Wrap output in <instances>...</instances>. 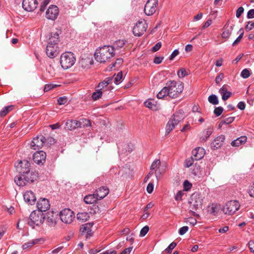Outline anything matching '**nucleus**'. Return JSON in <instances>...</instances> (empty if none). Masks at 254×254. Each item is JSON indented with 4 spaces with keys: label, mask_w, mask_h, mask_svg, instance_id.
<instances>
[{
    "label": "nucleus",
    "mask_w": 254,
    "mask_h": 254,
    "mask_svg": "<svg viewBox=\"0 0 254 254\" xmlns=\"http://www.w3.org/2000/svg\"><path fill=\"white\" fill-rule=\"evenodd\" d=\"M115 54L114 53V47L109 45H105L99 47L96 50L94 54L95 60L100 63H104L110 61Z\"/></svg>",
    "instance_id": "nucleus-1"
},
{
    "label": "nucleus",
    "mask_w": 254,
    "mask_h": 254,
    "mask_svg": "<svg viewBox=\"0 0 254 254\" xmlns=\"http://www.w3.org/2000/svg\"><path fill=\"white\" fill-rule=\"evenodd\" d=\"M59 42V35L57 32L52 33L50 37L46 49L48 57L53 59L59 54L58 44Z\"/></svg>",
    "instance_id": "nucleus-2"
},
{
    "label": "nucleus",
    "mask_w": 254,
    "mask_h": 254,
    "mask_svg": "<svg viewBox=\"0 0 254 254\" xmlns=\"http://www.w3.org/2000/svg\"><path fill=\"white\" fill-rule=\"evenodd\" d=\"M38 177L37 173L35 171H30L26 174L17 175L14 178V182L17 185L20 187L25 186L28 183H32L36 180Z\"/></svg>",
    "instance_id": "nucleus-3"
},
{
    "label": "nucleus",
    "mask_w": 254,
    "mask_h": 254,
    "mask_svg": "<svg viewBox=\"0 0 254 254\" xmlns=\"http://www.w3.org/2000/svg\"><path fill=\"white\" fill-rule=\"evenodd\" d=\"M46 218L43 212L40 211L34 210L32 211L28 219V224L32 228L35 226H39L42 225Z\"/></svg>",
    "instance_id": "nucleus-4"
},
{
    "label": "nucleus",
    "mask_w": 254,
    "mask_h": 254,
    "mask_svg": "<svg viewBox=\"0 0 254 254\" xmlns=\"http://www.w3.org/2000/svg\"><path fill=\"white\" fill-rule=\"evenodd\" d=\"M166 85L169 92V97L173 99L178 97L184 89V84L182 82L170 81L167 83Z\"/></svg>",
    "instance_id": "nucleus-5"
},
{
    "label": "nucleus",
    "mask_w": 254,
    "mask_h": 254,
    "mask_svg": "<svg viewBox=\"0 0 254 254\" xmlns=\"http://www.w3.org/2000/svg\"><path fill=\"white\" fill-rule=\"evenodd\" d=\"M76 59L71 52H65L61 56L60 64L63 68L66 69L74 64Z\"/></svg>",
    "instance_id": "nucleus-6"
},
{
    "label": "nucleus",
    "mask_w": 254,
    "mask_h": 254,
    "mask_svg": "<svg viewBox=\"0 0 254 254\" xmlns=\"http://www.w3.org/2000/svg\"><path fill=\"white\" fill-rule=\"evenodd\" d=\"M183 119V114L182 112L175 113L168 121L166 126V135L170 132L175 128L182 120Z\"/></svg>",
    "instance_id": "nucleus-7"
},
{
    "label": "nucleus",
    "mask_w": 254,
    "mask_h": 254,
    "mask_svg": "<svg viewBox=\"0 0 254 254\" xmlns=\"http://www.w3.org/2000/svg\"><path fill=\"white\" fill-rule=\"evenodd\" d=\"M202 203L203 197L200 193L195 192L191 195L190 203L192 209L196 210L201 208Z\"/></svg>",
    "instance_id": "nucleus-8"
},
{
    "label": "nucleus",
    "mask_w": 254,
    "mask_h": 254,
    "mask_svg": "<svg viewBox=\"0 0 254 254\" xmlns=\"http://www.w3.org/2000/svg\"><path fill=\"white\" fill-rule=\"evenodd\" d=\"M15 167L18 175L23 174H26L28 172L31 171V164L29 161L26 160H19L15 163Z\"/></svg>",
    "instance_id": "nucleus-9"
},
{
    "label": "nucleus",
    "mask_w": 254,
    "mask_h": 254,
    "mask_svg": "<svg viewBox=\"0 0 254 254\" xmlns=\"http://www.w3.org/2000/svg\"><path fill=\"white\" fill-rule=\"evenodd\" d=\"M240 206L239 202L237 200H231L227 202L223 208V211L229 215L233 214Z\"/></svg>",
    "instance_id": "nucleus-10"
},
{
    "label": "nucleus",
    "mask_w": 254,
    "mask_h": 254,
    "mask_svg": "<svg viewBox=\"0 0 254 254\" xmlns=\"http://www.w3.org/2000/svg\"><path fill=\"white\" fill-rule=\"evenodd\" d=\"M60 216L61 221L66 224L71 223L74 218L73 212L68 208L62 210L60 212Z\"/></svg>",
    "instance_id": "nucleus-11"
},
{
    "label": "nucleus",
    "mask_w": 254,
    "mask_h": 254,
    "mask_svg": "<svg viewBox=\"0 0 254 254\" xmlns=\"http://www.w3.org/2000/svg\"><path fill=\"white\" fill-rule=\"evenodd\" d=\"M158 0H148L144 6V11L146 15L150 16L156 11Z\"/></svg>",
    "instance_id": "nucleus-12"
},
{
    "label": "nucleus",
    "mask_w": 254,
    "mask_h": 254,
    "mask_svg": "<svg viewBox=\"0 0 254 254\" xmlns=\"http://www.w3.org/2000/svg\"><path fill=\"white\" fill-rule=\"evenodd\" d=\"M147 28V24L146 22L143 20H139L133 28V33L135 36H140Z\"/></svg>",
    "instance_id": "nucleus-13"
},
{
    "label": "nucleus",
    "mask_w": 254,
    "mask_h": 254,
    "mask_svg": "<svg viewBox=\"0 0 254 254\" xmlns=\"http://www.w3.org/2000/svg\"><path fill=\"white\" fill-rule=\"evenodd\" d=\"M46 138L43 135H39L33 139L31 143V148L34 150H39L43 146Z\"/></svg>",
    "instance_id": "nucleus-14"
},
{
    "label": "nucleus",
    "mask_w": 254,
    "mask_h": 254,
    "mask_svg": "<svg viewBox=\"0 0 254 254\" xmlns=\"http://www.w3.org/2000/svg\"><path fill=\"white\" fill-rule=\"evenodd\" d=\"M59 13V8L56 5H52L46 11V17L48 19L54 20L57 18Z\"/></svg>",
    "instance_id": "nucleus-15"
},
{
    "label": "nucleus",
    "mask_w": 254,
    "mask_h": 254,
    "mask_svg": "<svg viewBox=\"0 0 254 254\" xmlns=\"http://www.w3.org/2000/svg\"><path fill=\"white\" fill-rule=\"evenodd\" d=\"M38 5L37 0H23L22 7L27 11H33Z\"/></svg>",
    "instance_id": "nucleus-16"
},
{
    "label": "nucleus",
    "mask_w": 254,
    "mask_h": 254,
    "mask_svg": "<svg viewBox=\"0 0 254 254\" xmlns=\"http://www.w3.org/2000/svg\"><path fill=\"white\" fill-rule=\"evenodd\" d=\"M38 211L45 212L50 208V204L48 199L45 198H41L37 203Z\"/></svg>",
    "instance_id": "nucleus-17"
},
{
    "label": "nucleus",
    "mask_w": 254,
    "mask_h": 254,
    "mask_svg": "<svg viewBox=\"0 0 254 254\" xmlns=\"http://www.w3.org/2000/svg\"><path fill=\"white\" fill-rule=\"evenodd\" d=\"M225 139V137L223 135L217 136L211 143V149L216 150L220 148L223 145Z\"/></svg>",
    "instance_id": "nucleus-18"
},
{
    "label": "nucleus",
    "mask_w": 254,
    "mask_h": 254,
    "mask_svg": "<svg viewBox=\"0 0 254 254\" xmlns=\"http://www.w3.org/2000/svg\"><path fill=\"white\" fill-rule=\"evenodd\" d=\"M46 154L43 151H37L33 154V160L37 164H43L46 160Z\"/></svg>",
    "instance_id": "nucleus-19"
},
{
    "label": "nucleus",
    "mask_w": 254,
    "mask_h": 254,
    "mask_svg": "<svg viewBox=\"0 0 254 254\" xmlns=\"http://www.w3.org/2000/svg\"><path fill=\"white\" fill-rule=\"evenodd\" d=\"M82 122L76 120H68L65 124V128L68 130H73L76 127H81Z\"/></svg>",
    "instance_id": "nucleus-20"
},
{
    "label": "nucleus",
    "mask_w": 254,
    "mask_h": 254,
    "mask_svg": "<svg viewBox=\"0 0 254 254\" xmlns=\"http://www.w3.org/2000/svg\"><path fill=\"white\" fill-rule=\"evenodd\" d=\"M25 201L29 204L32 205L34 204L36 198L35 194L32 191H27L23 195Z\"/></svg>",
    "instance_id": "nucleus-21"
},
{
    "label": "nucleus",
    "mask_w": 254,
    "mask_h": 254,
    "mask_svg": "<svg viewBox=\"0 0 254 254\" xmlns=\"http://www.w3.org/2000/svg\"><path fill=\"white\" fill-rule=\"evenodd\" d=\"M109 190L107 187H102L96 190L94 192L98 200L104 198L109 193Z\"/></svg>",
    "instance_id": "nucleus-22"
},
{
    "label": "nucleus",
    "mask_w": 254,
    "mask_h": 254,
    "mask_svg": "<svg viewBox=\"0 0 254 254\" xmlns=\"http://www.w3.org/2000/svg\"><path fill=\"white\" fill-rule=\"evenodd\" d=\"M192 153L193 155L192 159L199 160L203 158L204 154V150L201 147H197L192 150Z\"/></svg>",
    "instance_id": "nucleus-23"
},
{
    "label": "nucleus",
    "mask_w": 254,
    "mask_h": 254,
    "mask_svg": "<svg viewBox=\"0 0 254 254\" xmlns=\"http://www.w3.org/2000/svg\"><path fill=\"white\" fill-rule=\"evenodd\" d=\"M144 105L152 110H157L160 108V105L157 104L154 99H149L144 102Z\"/></svg>",
    "instance_id": "nucleus-24"
},
{
    "label": "nucleus",
    "mask_w": 254,
    "mask_h": 254,
    "mask_svg": "<svg viewBox=\"0 0 254 254\" xmlns=\"http://www.w3.org/2000/svg\"><path fill=\"white\" fill-rule=\"evenodd\" d=\"M219 93L222 96V99L223 101H226L231 96L232 93L228 91L227 86L223 85L219 90Z\"/></svg>",
    "instance_id": "nucleus-25"
},
{
    "label": "nucleus",
    "mask_w": 254,
    "mask_h": 254,
    "mask_svg": "<svg viewBox=\"0 0 254 254\" xmlns=\"http://www.w3.org/2000/svg\"><path fill=\"white\" fill-rule=\"evenodd\" d=\"M247 138L246 136H242L232 141L231 143V145L232 146H239L241 144L245 143L247 141Z\"/></svg>",
    "instance_id": "nucleus-26"
},
{
    "label": "nucleus",
    "mask_w": 254,
    "mask_h": 254,
    "mask_svg": "<svg viewBox=\"0 0 254 254\" xmlns=\"http://www.w3.org/2000/svg\"><path fill=\"white\" fill-rule=\"evenodd\" d=\"M220 210V207L218 205L215 204H211L209 205L207 207V211L208 212L212 215H216L219 212Z\"/></svg>",
    "instance_id": "nucleus-27"
},
{
    "label": "nucleus",
    "mask_w": 254,
    "mask_h": 254,
    "mask_svg": "<svg viewBox=\"0 0 254 254\" xmlns=\"http://www.w3.org/2000/svg\"><path fill=\"white\" fill-rule=\"evenodd\" d=\"M46 219L47 222L50 226H55L57 224L56 219L53 212L47 213Z\"/></svg>",
    "instance_id": "nucleus-28"
},
{
    "label": "nucleus",
    "mask_w": 254,
    "mask_h": 254,
    "mask_svg": "<svg viewBox=\"0 0 254 254\" xmlns=\"http://www.w3.org/2000/svg\"><path fill=\"white\" fill-rule=\"evenodd\" d=\"M98 198L94 193L85 196L84 198V202L87 204H93L98 200Z\"/></svg>",
    "instance_id": "nucleus-29"
},
{
    "label": "nucleus",
    "mask_w": 254,
    "mask_h": 254,
    "mask_svg": "<svg viewBox=\"0 0 254 254\" xmlns=\"http://www.w3.org/2000/svg\"><path fill=\"white\" fill-rule=\"evenodd\" d=\"M233 29V28L232 26L228 27L227 25H225L224 27V31L222 34V37L224 39L229 38L231 34Z\"/></svg>",
    "instance_id": "nucleus-30"
},
{
    "label": "nucleus",
    "mask_w": 254,
    "mask_h": 254,
    "mask_svg": "<svg viewBox=\"0 0 254 254\" xmlns=\"http://www.w3.org/2000/svg\"><path fill=\"white\" fill-rule=\"evenodd\" d=\"M42 240V239H36L29 241L28 242L25 243L22 245V248L23 250H25L31 247L32 246L38 243Z\"/></svg>",
    "instance_id": "nucleus-31"
},
{
    "label": "nucleus",
    "mask_w": 254,
    "mask_h": 254,
    "mask_svg": "<svg viewBox=\"0 0 254 254\" xmlns=\"http://www.w3.org/2000/svg\"><path fill=\"white\" fill-rule=\"evenodd\" d=\"M93 224L91 223H87L83 225L80 228V231L82 234L85 233L91 232L92 231L91 228L92 227Z\"/></svg>",
    "instance_id": "nucleus-32"
},
{
    "label": "nucleus",
    "mask_w": 254,
    "mask_h": 254,
    "mask_svg": "<svg viewBox=\"0 0 254 254\" xmlns=\"http://www.w3.org/2000/svg\"><path fill=\"white\" fill-rule=\"evenodd\" d=\"M165 96L169 97V92H168V89L167 85L163 87L157 95V97L158 99H163Z\"/></svg>",
    "instance_id": "nucleus-33"
},
{
    "label": "nucleus",
    "mask_w": 254,
    "mask_h": 254,
    "mask_svg": "<svg viewBox=\"0 0 254 254\" xmlns=\"http://www.w3.org/2000/svg\"><path fill=\"white\" fill-rule=\"evenodd\" d=\"M89 218V214L86 212H78L77 214V219L82 221V222L87 221Z\"/></svg>",
    "instance_id": "nucleus-34"
},
{
    "label": "nucleus",
    "mask_w": 254,
    "mask_h": 254,
    "mask_svg": "<svg viewBox=\"0 0 254 254\" xmlns=\"http://www.w3.org/2000/svg\"><path fill=\"white\" fill-rule=\"evenodd\" d=\"M208 101L210 104L213 105H217L219 103L218 97L215 94L210 95L208 98Z\"/></svg>",
    "instance_id": "nucleus-35"
},
{
    "label": "nucleus",
    "mask_w": 254,
    "mask_h": 254,
    "mask_svg": "<svg viewBox=\"0 0 254 254\" xmlns=\"http://www.w3.org/2000/svg\"><path fill=\"white\" fill-rule=\"evenodd\" d=\"M104 92H103V91H101L99 89L97 90L96 92H94L92 93V98L93 100H97L101 97L102 94Z\"/></svg>",
    "instance_id": "nucleus-36"
},
{
    "label": "nucleus",
    "mask_w": 254,
    "mask_h": 254,
    "mask_svg": "<svg viewBox=\"0 0 254 254\" xmlns=\"http://www.w3.org/2000/svg\"><path fill=\"white\" fill-rule=\"evenodd\" d=\"M12 106H8L6 107H4L0 111V116L1 117L5 116L10 110L12 109Z\"/></svg>",
    "instance_id": "nucleus-37"
},
{
    "label": "nucleus",
    "mask_w": 254,
    "mask_h": 254,
    "mask_svg": "<svg viewBox=\"0 0 254 254\" xmlns=\"http://www.w3.org/2000/svg\"><path fill=\"white\" fill-rule=\"evenodd\" d=\"M212 131L211 129L209 128L207 129V130L204 132V135L200 138L201 141H206L212 134Z\"/></svg>",
    "instance_id": "nucleus-38"
},
{
    "label": "nucleus",
    "mask_w": 254,
    "mask_h": 254,
    "mask_svg": "<svg viewBox=\"0 0 254 254\" xmlns=\"http://www.w3.org/2000/svg\"><path fill=\"white\" fill-rule=\"evenodd\" d=\"M108 85L105 83V80L100 82L98 85V87L100 90H102L103 92L107 91L110 87H107Z\"/></svg>",
    "instance_id": "nucleus-39"
},
{
    "label": "nucleus",
    "mask_w": 254,
    "mask_h": 254,
    "mask_svg": "<svg viewBox=\"0 0 254 254\" xmlns=\"http://www.w3.org/2000/svg\"><path fill=\"white\" fill-rule=\"evenodd\" d=\"M125 44V42L123 40H119L118 41H116V42L114 44V46H111L112 47H114V50L116 48H122Z\"/></svg>",
    "instance_id": "nucleus-40"
},
{
    "label": "nucleus",
    "mask_w": 254,
    "mask_h": 254,
    "mask_svg": "<svg viewBox=\"0 0 254 254\" xmlns=\"http://www.w3.org/2000/svg\"><path fill=\"white\" fill-rule=\"evenodd\" d=\"M100 209L98 206V205L96 204H93L91 208H90V213L91 214H96L100 212Z\"/></svg>",
    "instance_id": "nucleus-41"
},
{
    "label": "nucleus",
    "mask_w": 254,
    "mask_h": 254,
    "mask_svg": "<svg viewBox=\"0 0 254 254\" xmlns=\"http://www.w3.org/2000/svg\"><path fill=\"white\" fill-rule=\"evenodd\" d=\"M123 78V73L120 71L118 73L116 76L115 77L114 82L116 84H118L122 81Z\"/></svg>",
    "instance_id": "nucleus-42"
},
{
    "label": "nucleus",
    "mask_w": 254,
    "mask_h": 254,
    "mask_svg": "<svg viewBox=\"0 0 254 254\" xmlns=\"http://www.w3.org/2000/svg\"><path fill=\"white\" fill-rule=\"evenodd\" d=\"M250 74V71L247 68L243 69L241 73V76L244 78H248Z\"/></svg>",
    "instance_id": "nucleus-43"
},
{
    "label": "nucleus",
    "mask_w": 254,
    "mask_h": 254,
    "mask_svg": "<svg viewBox=\"0 0 254 254\" xmlns=\"http://www.w3.org/2000/svg\"><path fill=\"white\" fill-rule=\"evenodd\" d=\"M177 246V243L175 242L171 243L169 246L165 249V251L167 253H170L172 252V250H173L176 246Z\"/></svg>",
    "instance_id": "nucleus-44"
},
{
    "label": "nucleus",
    "mask_w": 254,
    "mask_h": 254,
    "mask_svg": "<svg viewBox=\"0 0 254 254\" xmlns=\"http://www.w3.org/2000/svg\"><path fill=\"white\" fill-rule=\"evenodd\" d=\"M149 227L148 226H145L140 230L139 236L140 237L144 236L149 231Z\"/></svg>",
    "instance_id": "nucleus-45"
},
{
    "label": "nucleus",
    "mask_w": 254,
    "mask_h": 254,
    "mask_svg": "<svg viewBox=\"0 0 254 254\" xmlns=\"http://www.w3.org/2000/svg\"><path fill=\"white\" fill-rule=\"evenodd\" d=\"M223 111V108L222 107H216L214 110V114L218 117L222 113Z\"/></svg>",
    "instance_id": "nucleus-46"
},
{
    "label": "nucleus",
    "mask_w": 254,
    "mask_h": 254,
    "mask_svg": "<svg viewBox=\"0 0 254 254\" xmlns=\"http://www.w3.org/2000/svg\"><path fill=\"white\" fill-rule=\"evenodd\" d=\"M235 119V117H230L228 118H225L222 121H221L222 124H229L232 123Z\"/></svg>",
    "instance_id": "nucleus-47"
},
{
    "label": "nucleus",
    "mask_w": 254,
    "mask_h": 254,
    "mask_svg": "<svg viewBox=\"0 0 254 254\" xmlns=\"http://www.w3.org/2000/svg\"><path fill=\"white\" fill-rule=\"evenodd\" d=\"M67 102V98L65 96L61 97L58 99V104L60 105H64Z\"/></svg>",
    "instance_id": "nucleus-48"
},
{
    "label": "nucleus",
    "mask_w": 254,
    "mask_h": 254,
    "mask_svg": "<svg viewBox=\"0 0 254 254\" xmlns=\"http://www.w3.org/2000/svg\"><path fill=\"white\" fill-rule=\"evenodd\" d=\"M160 160H156L154 161L151 165L150 169L151 170H153L155 169L156 168H157L158 167V166L160 165Z\"/></svg>",
    "instance_id": "nucleus-49"
},
{
    "label": "nucleus",
    "mask_w": 254,
    "mask_h": 254,
    "mask_svg": "<svg viewBox=\"0 0 254 254\" xmlns=\"http://www.w3.org/2000/svg\"><path fill=\"white\" fill-rule=\"evenodd\" d=\"M184 194L182 190L179 191L175 195V199L177 201H180L182 199V196Z\"/></svg>",
    "instance_id": "nucleus-50"
},
{
    "label": "nucleus",
    "mask_w": 254,
    "mask_h": 254,
    "mask_svg": "<svg viewBox=\"0 0 254 254\" xmlns=\"http://www.w3.org/2000/svg\"><path fill=\"white\" fill-rule=\"evenodd\" d=\"M79 122H82V126L83 127H89L91 126L90 121L86 119H82Z\"/></svg>",
    "instance_id": "nucleus-51"
},
{
    "label": "nucleus",
    "mask_w": 254,
    "mask_h": 254,
    "mask_svg": "<svg viewBox=\"0 0 254 254\" xmlns=\"http://www.w3.org/2000/svg\"><path fill=\"white\" fill-rule=\"evenodd\" d=\"M189 230V227L187 226L181 227L179 230V234L183 235Z\"/></svg>",
    "instance_id": "nucleus-52"
},
{
    "label": "nucleus",
    "mask_w": 254,
    "mask_h": 254,
    "mask_svg": "<svg viewBox=\"0 0 254 254\" xmlns=\"http://www.w3.org/2000/svg\"><path fill=\"white\" fill-rule=\"evenodd\" d=\"M186 75V71L184 68H181L178 72V75L180 78H183Z\"/></svg>",
    "instance_id": "nucleus-53"
},
{
    "label": "nucleus",
    "mask_w": 254,
    "mask_h": 254,
    "mask_svg": "<svg viewBox=\"0 0 254 254\" xmlns=\"http://www.w3.org/2000/svg\"><path fill=\"white\" fill-rule=\"evenodd\" d=\"M56 86H57V85H54L52 84H46L44 87V92H48V91H50V90L53 89Z\"/></svg>",
    "instance_id": "nucleus-54"
},
{
    "label": "nucleus",
    "mask_w": 254,
    "mask_h": 254,
    "mask_svg": "<svg viewBox=\"0 0 254 254\" xmlns=\"http://www.w3.org/2000/svg\"><path fill=\"white\" fill-rule=\"evenodd\" d=\"M224 74L222 73H220L215 78V82L216 84L219 83L224 78Z\"/></svg>",
    "instance_id": "nucleus-55"
},
{
    "label": "nucleus",
    "mask_w": 254,
    "mask_h": 254,
    "mask_svg": "<svg viewBox=\"0 0 254 254\" xmlns=\"http://www.w3.org/2000/svg\"><path fill=\"white\" fill-rule=\"evenodd\" d=\"M191 184L188 180H185L184 181V187L186 190H190L191 188Z\"/></svg>",
    "instance_id": "nucleus-56"
},
{
    "label": "nucleus",
    "mask_w": 254,
    "mask_h": 254,
    "mask_svg": "<svg viewBox=\"0 0 254 254\" xmlns=\"http://www.w3.org/2000/svg\"><path fill=\"white\" fill-rule=\"evenodd\" d=\"M244 9L243 7L241 6L239 7L236 11V17L237 18H239L241 16L242 14L244 12Z\"/></svg>",
    "instance_id": "nucleus-57"
},
{
    "label": "nucleus",
    "mask_w": 254,
    "mask_h": 254,
    "mask_svg": "<svg viewBox=\"0 0 254 254\" xmlns=\"http://www.w3.org/2000/svg\"><path fill=\"white\" fill-rule=\"evenodd\" d=\"M154 185L152 183H149L147 186L146 190L148 193H151L153 190Z\"/></svg>",
    "instance_id": "nucleus-58"
},
{
    "label": "nucleus",
    "mask_w": 254,
    "mask_h": 254,
    "mask_svg": "<svg viewBox=\"0 0 254 254\" xmlns=\"http://www.w3.org/2000/svg\"><path fill=\"white\" fill-rule=\"evenodd\" d=\"M161 43L158 42L156 43L152 48V50L153 52H156L158 51L160 48L161 47Z\"/></svg>",
    "instance_id": "nucleus-59"
},
{
    "label": "nucleus",
    "mask_w": 254,
    "mask_h": 254,
    "mask_svg": "<svg viewBox=\"0 0 254 254\" xmlns=\"http://www.w3.org/2000/svg\"><path fill=\"white\" fill-rule=\"evenodd\" d=\"M254 28V22L249 21L246 26L247 30H251Z\"/></svg>",
    "instance_id": "nucleus-60"
},
{
    "label": "nucleus",
    "mask_w": 254,
    "mask_h": 254,
    "mask_svg": "<svg viewBox=\"0 0 254 254\" xmlns=\"http://www.w3.org/2000/svg\"><path fill=\"white\" fill-rule=\"evenodd\" d=\"M247 17L249 19L254 18V9L249 10L247 13Z\"/></svg>",
    "instance_id": "nucleus-61"
},
{
    "label": "nucleus",
    "mask_w": 254,
    "mask_h": 254,
    "mask_svg": "<svg viewBox=\"0 0 254 254\" xmlns=\"http://www.w3.org/2000/svg\"><path fill=\"white\" fill-rule=\"evenodd\" d=\"M249 193L251 196L254 197V183L251 186L249 190Z\"/></svg>",
    "instance_id": "nucleus-62"
},
{
    "label": "nucleus",
    "mask_w": 254,
    "mask_h": 254,
    "mask_svg": "<svg viewBox=\"0 0 254 254\" xmlns=\"http://www.w3.org/2000/svg\"><path fill=\"white\" fill-rule=\"evenodd\" d=\"M132 250V247H128L127 248L125 249L120 254H129L131 252Z\"/></svg>",
    "instance_id": "nucleus-63"
},
{
    "label": "nucleus",
    "mask_w": 254,
    "mask_h": 254,
    "mask_svg": "<svg viewBox=\"0 0 254 254\" xmlns=\"http://www.w3.org/2000/svg\"><path fill=\"white\" fill-rule=\"evenodd\" d=\"M249 247L251 251L254 253V241H250L249 242Z\"/></svg>",
    "instance_id": "nucleus-64"
}]
</instances>
